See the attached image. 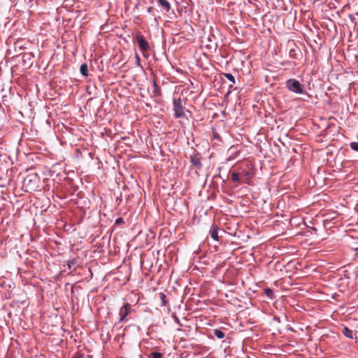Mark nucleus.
I'll use <instances>...</instances> for the list:
<instances>
[{
  "label": "nucleus",
  "mask_w": 358,
  "mask_h": 358,
  "mask_svg": "<svg viewBox=\"0 0 358 358\" xmlns=\"http://www.w3.org/2000/svg\"><path fill=\"white\" fill-rule=\"evenodd\" d=\"M191 163L193 166L199 169H200L202 166V164L201 163V157L197 155L191 156Z\"/></svg>",
  "instance_id": "obj_7"
},
{
  "label": "nucleus",
  "mask_w": 358,
  "mask_h": 358,
  "mask_svg": "<svg viewBox=\"0 0 358 358\" xmlns=\"http://www.w3.org/2000/svg\"><path fill=\"white\" fill-rule=\"evenodd\" d=\"M40 178L36 173H29L24 179L23 186L26 191H36L38 187Z\"/></svg>",
  "instance_id": "obj_1"
},
{
  "label": "nucleus",
  "mask_w": 358,
  "mask_h": 358,
  "mask_svg": "<svg viewBox=\"0 0 358 358\" xmlns=\"http://www.w3.org/2000/svg\"><path fill=\"white\" fill-rule=\"evenodd\" d=\"M124 222V220L122 217H119L115 220V224H120Z\"/></svg>",
  "instance_id": "obj_19"
},
{
  "label": "nucleus",
  "mask_w": 358,
  "mask_h": 358,
  "mask_svg": "<svg viewBox=\"0 0 358 358\" xmlns=\"http://www.w3.org/2000/svg\"><path fill=\"white\" fill-rule=\"evenodd\" d=\"M131 306L129 303H125L123 307H122L120 310V320L119 322H124L126 320L127 316L131 313Z\"/></svg>",
  "instance_id": "obj_4"
},
{
  "label": "nucleus",
  "mask_w": 358,
  "mask_h": 358,
  "mask_svg": "<svg viewBox=\"0 0 358 358\" xmlns=\"http://www.w3.org/2000/svg\"><path fill=\"white\" fill-rule=\"evenodd\" d=\"M160 298H161V299H162V303H164V305H166V301H165V298H166L165 294H163V293H161V294H160Z\"/></svg>",
  "instance_id": "obj_20"
},
{
  "label": "nucleus",
  "mask_w": 358,
  "mask_h": 358,
  "mask_svg": "<svg viewBox=\"0 0 358 358\" xmlns=\"http://www.w3.org/2000/svg\"><path fill=\"white\" fill-rule=\"evenodd\" d=\"M162 8H163L166 12H169L171 9V5L166 0H157Z\"/></svg>",
  "instance_id": "obj_8"
},
{
  "label": "nucleus",
  "mask_w": 358,
  "mask_h": 358,
  "mask_svg": "<svg viewBox=\"0 0 358 358\" xmlns=\"http://www.w3.org/2000/svg\"><path fill=\"white\" fill-rule=\"evenodd\" d=\"M241 175L240 173H232L231 174V180L234 181V182H239L241 181V178H240Z\"/></svg>",
  "instance_id": "obj_13"
},
{
  "label": "nucleus",
  "mask_w": 358,
  "mask_h": 358,
  "mask_svg": "<svg viewBox=\"0 0 358 358\" xmlns=\"http://www.w3.org/2000/svg\"><path fill=\"white\" fill-rule=\"evenodd\" d=\"M350 148L356 151V152H358V143H356V142H352L350 143Z\"/></svg>",
  "instance_id": "obj_17"
},
{
  "label": "nucleus",
  "mask_w": 358,
  "mask_h": 358,
  "mask_svg": "<svg viewBox=\"0 0 358 358\" xmlns=\"http://www.w3.org/2000/svg\"><path fill=\"white\" fill-rule=\"evenodd\" d=\"M210 234L211 237L214 240H215V241L218 240V233H217V227L215 226L211 227V228L210 229Z\"/></svg>",
  "instance_id": "obj_10"
},
{
  "label": "nucleus",
  "mask_w": 358,
  "mask_h": 358,
  "mask_svg": "<svg viewBox=\"0 0 358 358\" xmlns=\"http://www.w3.org/2000/svg\"><path fill=\"white\" fill-rule=\"evenodd\" d=\"M286 87L289 91L296 94H302L303 92V85L299 83V81L294 78L289 79L286 82Z\"/></svg>",
  "instance_id": "obj_2"
},
{
  "label": "nucleus",
  "mask_w": 358,
  "mask_h": 358,
  "mask_svg": "<svg viewBox=\"0 0 358 358\" xmlns=\"http://www.w3.org/2000/svg\"><path fill=\"white\" fill-rule=\"evenodd\" d=\"M343 334L348 338L352 339L354 333L353 331L350 329L348 327H345L343 329Z\"/></svg>",
  "instance_id": "obj_9"
},
{
  "label": "nucleus",
  "mask_w": 358,
  "mask_h": 358,
  "mask_svg": "<svg viewBox=\"0 0 358 358\" xmlns=\"http://www.w3.org/2000/svg\"><path fill=\"white\" fill-rule=\"evenodd\" d=\"M163 355L158 352H153L150 353V358H162Z\"/></svg>",
  "instance_id": "obj_15"
},
{
  "label": "nucleus",
  "mask_w": 358,
  "mask_h": 358,
  "mask_svg": "<svg viewBox=\"0 0 358 358\" xmlns=\"http://www.w3.org/2000/svg\"><path fill=\"white\" fill-rule=\"evenodd\" d=\"M174 115L176 118L185 116V108L182 106L181 99H175L173 101Z\"/></svg>",
  "instance_id": "obj_3"
},
{
  "label": "nucleus",
  "mask_w": 358,
  "mask_h": 358,
  "mask_svg": "<svg viewBox=\"0 0 358 358\" xmlns=\"http://www.w3.org/2000/svg\"><path fill=\"white\" fill-rule=\"evenodd\" d=\"M153 87H154V93H155V96H159L160 95V89L159 87L157 86V83L155 81H153Z\"/></svg>",
  "instance_id": "obj_14"
},
{
  "label": "nucleus",
  "mask_w": 358,
  "mask_h": 358,
  "mask_svg": "<svg viewBox=\"0 0 358 358\" xmlns=\"http://www.w3.org/2000/svg\"><path fill=\"white\" fill-rule=\"evenodd\" d=\"M136 41L141 51L146 52L150 49V45L143 35L137 34Z\"/></svg>",
  "instance_id": "obj_5"
},
{
  "label": "nucleus",
  "mask_w": 358,
  "mask_h": 358,
  "mask_svg": "<svg viewBox=\"0 0 358 358\" xmlns=\"http://www.w3.org/2000/svg\"><path fill=\"white\" fill-rule=\"evenodd\" d=\"M80 73L84 76H88V66L87 64H83L80 68Z\"/></svg>",
  "instance_id": "obj_11"
},
{
  "label": "nucleus",
  "mask_w": 358,
  "mask_h": 358,
  "mask_svg": "<svg viewBox=\"0 0 358 358\" xmlns=\"http://www.w3.org/2000/svg\"><path fill=\"white\" fill-rule=\"evenodd\" d=\"M265 293L267 296H268L271 298L273 296V292L271 289H266L265 290Z\"/></svg>",
  "instance_id": "obj_18"
},
{
  "label": "nucleus",
  "mask_w": 358,
  "mask_h": 358,
  "mask_svg": "<svg viewBox=\"0 0 358 358\" xmlns=\"http://www.w3.org/2000/svg\"><path fill=\"white\" fill-rule=\"evenodd\" d=\"M214 335L219 339H222L225 336L224 333L220 329H215Z\"/></svg>",
  "instance_id": "obj_12"
},
{
  "label": "nucleus",
  "mask_w": 358,
  "mask_h": 358,
  "mask_svg": "<svg viewBox=\"0 0 358 358\" xmlns=\"http://www.w3.org/2000/svg\"><path fill=\"white\" fill-rule=\"evenodd\" d=\"M240 175L244 178V182L250 184L251 178L253 177V173L248 170H243Z\"/></svg>",
  "instance_id": "obj_6"
},
{
  "label": "nucleus",
  "mask_w": 358,
  "mask_h": 358,
  "mask_svg": "<svg viewBox=\"0 0 358 358\" xmlns=\"http://www.w3.org/2000/svg\"><path fill=\"white\" fill-rule=\"evenodd\" d=\"M224 76L231 83H235V78L231 73H224Z\"/></svg>",
  "instance_id": "obj_16"
}]
</instances>
